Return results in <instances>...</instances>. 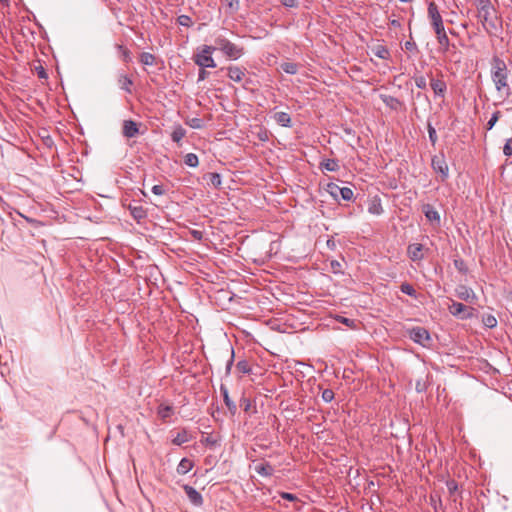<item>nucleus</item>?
<instances>
[{"instance_id":"obj_19","label":"nucleus","mask_w":512,"mask_h":512,"mask_svg":"<svg viewBox=\"0 0 512 512\" xmlns=\"http://www.w3.org/2000/svg\"><path fill=\"white\" fill-rule=\"evenodd\" d=\"M118 85L119 87L124 90L126 93L131 94L132 89L131 86L133 85V80L126 74L120 73L118 75Z\"/></svg>"},{"instance_id":"obj_31","label":"nucleus","mask_w":512,"mask_h":512,"mask_svg":"<svg viewBox=\"0 0 512 512\" xmlns=\"http://www.w3.org/2000/svg\"><path fill=\"white\" fill-rule=\"evenodd\" d=\"M373 53L376 57L383 59V60H386L390 57V52H389L388 48L383 45H377L373 49Z\"/></svg>"},{"instance_id":"obj_34","label":"nucleus","mask_w":512,"mask_h":512,"mask_svg":"<svg viewBox=\"0 0 512 512\" xmlns=\"http://www.w3.org/2000/svg\"><path fill=\"white\" fill-rule=\"evenodd\" d=\"M454 267L457 269V271L463 275H466L468 273V267L466 262L462 258H455L453 260Z\"/></svg>"},{"instance_id":"obj_12","label":"nucleus","mask_w":512,"mask_h":512,"mask_svg":"<svg viewBox=\"0 0 512 512\" xmlns=\"http://www.w3.org/2000/svg\"><path fill=\"white\" fill-rule=\"evenodd\" d=\"M422 211L428 221L436 224L437 226L440 225V223H441L440 214L431 204H428V203L424 204L422 207Z\"/></svg>"},{"instance_id":"obj_33","label":"nucleus","mask_w":512,"mask_h":512,"mask_svg":"<svg viewBox=\"0 0 512 512\" xmlns=\"http://www.w3.org/2000/svg\"><path fill=\"white\" fill-rule=\"evenodd\" d=\"M214 42L215 46L213 47L215 48V50H220L223 53V51L226 49V47L229 45L231 41H229L227 38L223 36H217L214 39Z\"/></svg>"},{"instance_id":"obj_38","label":"nucleus","mask_w":512,"mask_h":512,"mask_svg":"<svg viewBox=\"0 0 512 512\" xmlns=\"http://www.w3.org/2000/svg\"><path fill=\"white\" fill-rule=\"evenodd\" d=\"M140 62L146 66H152L155 62V56L149 52H143L140 54Z\"/></svg>"},{"instance_id":"obj_29","label":"nucleus","mask_w":512,"mask_h":512,"mask_svg":"<svg viewBox=\"0 0 512 512\" xmlns=\"http://www.w3.org/2000/svg\"><path fill=\"white\" fill-rule=\"evenodd\" d=\"M204 179H207L208 183L211 184L212 186H214L215 188H220V186L222 184L221 175L216 172L207 173L204 176Z\"/></svg>"},{"instance_id":"obj_24","label":"nucleus","mask_w":512,"mask_h":512,"mask_svg":"<svg viewBox=\"0 0 512 512\" xmlns=\"http://www.w3.org/2000/svg\"><path fill=\"white\" fill-rule=\"evenodd\" d=\"M194 467V462L188 458H182L177 466V473L180 475L187 474Z\"/></svg>"},{"instance_id":"obj_4","label":"nucleus","mask_w":512,"mask_h":512,"mask_svg":"<svg viewBox=\"0 0 512 512\" xmlns=\"http://www.w3.org/2000/svg\"><path fill=\"white\" fill-rule=\"evenodd\" d=\"M215 48L211 45H203L201 50L193 56V61L201 68H215L216 63L211 56Z\"/></svg>"},{"instance_id":"obj_15","label":"nucleus","mask_w":512,"mask_h":512,"mask_svg":"<svg viewBox=\"0 0 512 512\" xmlns=\"http://www.w3.org/2000/svg\"><path fill=\"white\" fill-rule=\"evenodd\" d=\"M220 392L223 396V400H224V403L226 405V407L228 408L229 412L232 414V415H235L236 412H237V406L236 404L230 399V396H229V392H228V388L224 385V384H221L220 385Z\"/></svg>"},{"instance_id":"obj_43","label":"nucleus","mask_w":512,"mask_h":512,"mask_svg":"<svg viewBox=\"0 0 512 512\" xmlns=\"http://www.w3.org/2000/svg\"><path fill=\"white\" fill-rule=\"evenodd\" d=\"M427 130H428V134H429V140H430L431 144L433 146H435L438 141V136H437L435 128L432 126V124L430 122L427 123Z\"/></svg>"},{"instance_id":"obj_53","label":"nucleus","mask_w":512,"mask_h":512,"mask_svg":"<svg viewBox=\"0 0 512 512\" xmlns=\"http://www.w3.org/2000/svg\"><path fill=\"white\" fill-rule=\"evenodd\" d=\"M404 48L405 50L407 51H415V52H418V48H417V45L414 41L412 40H409V41H406L405 44H404Z\"/></svg>"},{"instance_id":"obj_58","label":"nucleus","mask_w":512,"mask_h":512,"mask_svg":"<svg viewBox=\"0 0 512 512\" xmlns=\"http://www.w3.org/2000/svg\"><path fill=\"white\" fill-rule=\"evenodd\" d=\"M225 3L227 4V6L229 8H231L232 10H238L239 8V0H224Z\"/></svg>"},{"instance_id":"obj_5","label":"nucleus","mask_w":512,"mask_h":512,"mask_svg":"<svg viewBox=\"0 0 512 512\" xmlns=\"http://www.w3.org/2000/svg\"><path fill=\"white\" fill-rule=\"evenodd\" d=\"M448 311L454 317L461 320H468L475 316L476 309L463 303L452 301L448 306Z\"/></svg>"},{"instance_id":"obj_57","label":"nucleus","mask_w":512,"mask_h":512,"mask_svg":"<svg viewBox=\"0 0 512 512\" xmlns=\"http://www.w3.org/2000/svg\"><path fill=\"white\" fill-rule=\"evenodd\" d=\"M36 72H37V76L40 79H47L48 78V74H47L46 70L42 66L36 67Z\"/></svg>"},{"instance_id":"obj_21","label":"nucleus","mask_w":512,"mask_h":512,"mask_svg":"<svg viewBox=\"0 0 512 512\" xmlns=\"http://www.w3.org/2000/svg\"><path fill=\"white\" fill-rule=\"evenodd\" d=\"M255 471L263 477H270L275 470L269 462L264 461L255 466Z\"/></svg>"},{"instance_id":"obj_44","label":"nucleus","mask_w":512,"mask_h":512,"mask_svg":"<svg viewBox=\"0 0 512 512\" xmlns=\"http://www.w3.org/2000/svg\"><path fill=\"white\" fill-rule=\"evenodd\" d=\"M233 363H234V349L231 347L230 355H229L228 359L226 360V365H225V375L226 376L230 375Z\"/></svg>"},{"instance_id":"obj_22","label":"nucleus","mask_w":512,"mask_h":512,"mask_svg":"<svg viewBox=\"0 0 512 512\" xmlns=\"http://www.w3.org/2000/svg\"><path fill=\"white\" fill-rule=\"evenodd\" d=\"M273 118L279 125L283 127L289 128L292 126L291 117L286 112H276Z\"/></svg>"},{"instance_id":"obj_32","label":"nucleus","mask_w":512,"mask_h":512,"mask_svg":"<svg viewBox=\"0 0 512 512\" xmlns=\"http://www.w3.org/2000/svg\"><path fill=\"white\" fill-rule=\"evenodd\" d=\"M298 67V64L294 62H283L280 65L281 70L290 75L296 74L298 72Z\"/></svg>"},{"instance_id":"obj_8","label":"nucleus","mask_w":512,"mask_h":512,"mask_svg":"<svg viewBox=\"0 0 512 512\" xmlns=\"http://www.w3.org/2000/svg\"><path fill=\"white\" fill-rule=\"evenodd\" d=\"M431 165H432L433 170L436 173H439L441 175L442 180H445L446 178H448L449 168L444 159V155H440V156L435 155L432 158Z\"/></svg>"},{"instance_id":"obj_17","label":"nucleus","mask_w":512,"mask_h":512,"mask_svg":"<svg viewBox=\"0 0 512 512\" xmlns=\"http://www.w3.org/2000/svg\"><path fill=\"white\" fill-rule=\"evenodd\" d=\"M129 211L131 216L140 223L147 217V210L141 205H129Z\"/></svg>"},{"instance_id":"obj_3","label":"nucleus","mask_w":512,"mask_h":512,"mask_svg":"<svg viewBox=\"0 0 512 512\" xmlns=\"http://www.w3.org/2000/svg\"><path fill=\"white\" fill-rule=\"evenodd\" d=\"M405 333L413 342L424 348H429L432 345V337L429 331L424 327L415 326L406 328Z\"/></svg>"},{"instance_id":"obj_13","label":"nucleus","mask_w":512,"mask_h":512,"mask_svg":"<svg viewBox=\"0 0 512 512\" xmlns=\"http://www.w3.org/2000/svg\"><path fill=\"white\" fill-rule=\"evenodd\" d=\"M223 54L231 60H237L244 54V47L230 42Z\"/></svg>"},{"instance_id":"obj_40","label":"nucleus","mask_w":512,"mask_h":512,"mask_svg":"<svg viewBox=\"0 0 512 512\" xmlns=\"http://www.w3.org/2000/svg\"><path fill=\"white\" fill-rule=\"evenodd\" d=\"M475 5L477 8V13H481L486 9L489 10L494 7L490 0H476Z\"/></svg>"},{"instance_id":"obj_45","label":"nucleus","mask_w":512,"mask_h":512,"mask_svg":"<svg viewBox=\"0 0 512 512\" xmlns=\"http://www.w3.org/2000/svg\"><path fill=\"white\" fill-rule=\"evenodd\" d=\"M237 370L242 374H248L251 371L250 365L246 360H241L236 364Z\"/></svg>"},{"instance_id":"obj_48","label":"nucleus","mask_w":512,"mask_h":512,"mask_svg":"<svg viewBox=\"0 0 512 512\" xmlns=\"http://www.w3.org/2000/svg\"><path fill=\"white\" fill-rule=\"evenodd\" d=\"M177 23L184 27H190L192 25V19L188 15H180L177 18Z\"/></svg>"},{"instance_id":"obj_61","label":"nucleus","mask_w":512,"mask_h":512,"mask_svg":"<svg viewBox=\"0 0 512 512\" xmlns=\"http://www.w3.org/2000/svg\"><path fill=\"white\" fill-rule=\"evenodd\" d=\"M190 234L195 240L201 241L203 239V232L200 230H191Z\"/></svg>"},{"instance_id":"obj_50","label":"nucleus","mask_w":512,"mask_h":512,"mask_svg":"<svg viewBox=\"0 0 512 512\" xmlns=\"http://www.w3.org/2000/svg\"><path fill=\"white\" fill-rule=\"evenodd\" d=\"M414 81H415V85L419 88V89H425L427 87V81H426V78L424 76H421V75H415L413 77Z\"/></svg>"},{"instance_id":"obj_20","label":"nucleus","mask_w":512,"mask_h":512,"mask_svg":"<svg viewBox=\"0 0 512 512\" xmlns=\"http://www.w3.org/2000/svg\"><path fill=\"white\" fill-rule=\"evenodd\" d=\"M430 86L436 96L443 97L447 90V85L443 80L431 79Z\"/></svg>"},{"instance_id":"obj_63","label":"nucleus","mask_w":512,"mask_h":512,"mask_svg":"<svg viewBox=\"0 0 512 512\" xmlns=\"http://www.w3.org/2000/svg\"><path fill=\"white\" fill-rule=\"evenodd\" d=\"M283 6L293 8L297 6V0H281Z\"/></svg>"},{"instance_id":"obj_62","label":"nucleus","mask_w":512,"mask_h":512,"mask_svg":"<svg viewBox=\"0 0 512 512\" xmlns=\"http://www.w3.org/2000/svg\"><path fill=\"white\" fill-rule=\"evenodd\" d=\"M209 75V72H207L205 70V68H201L199 73H198V80L197 82H201V81H204Z\"/></svg>"},{"instance_id":"obj_6","label":"nucleus","mask_w":512,"mask_h":512,"mask_svg":"<svg viewBox=\"0 0 512 512\" xmlns=\"http://www.w3.org/2000/svg\"><path fill=\"white\" fill-rule=\"evenodd\" d=\"M334 200L338 201L339 198L345 201H351L354 197V192L349 187H339L335 183H328L325 189Z\"/></svg>"},{"instance_id":"obj_2","label":"nucleus","mask_w":512,"mask_h":512,"mask_svg":"<svg viewBox=\"0 0 512 512\" xmlns=\"http://www.w3.org/2000/svg\"><path fill=\"white\" fill-rule=\"evenodd\" d=\"M476 17L481 22L484 30L490 35H497L502 30V19L498 15L495 7L477 13Z\"/></svg>"},{"instance_id":"obj_1","label":"nucleus","mask_w":512,"mask_h":512,"mask_svg":"<svg viewBox=\"0 0 512 512\" xmlns=\"http://www.w3.org/2000/svg\"><path fill=\"white\" fill-rule=\"evenodd\" d=\"M509 70L505 61L497 55L491 59V79L497 94L506 100L512 95V87L508 82Z\"/></svg>"},{"instance_id":"obj_47","label":"nucleus","mask_w":512,"mask_h":512,"mask_svg":"<svg viewBox=\"0 0 512 512\" xmlns=\"http://www.w3.org/2000/svg\"><path fill=\"white\" fill-rule=\"evenodd\" d=\"M336 320L339 323L344 324V325H346L347 327H350V328H355V326H356V322H355L354 319H350V318L338 315L336 317Z\"/></svg>"},{"instance_id":"obj_64","label":"nucleus","mask_w":512,"mask_h":512,"mask_svg":"<svg viewBox=\"0 0 512 512\" xmlns=\"http://www.w3.org/2000/svg\"><path fill=\"white\" fill-rule=\"evenodd\" d=\"M327 246L331 249L335 247V242L332 239L327 240Z\"/></svg>"},{"instance_id":"obj_36","label":"nucleus","mask_w":512,"mask_h":512,"mask_svg":"<svg viewBox=\"0 0 512 512\" xmlns=\"http://www.w3.org/2000/svg\"><path fill=\"white\" fill-rule=\"evenodd\" d=\"M184 163L189 167H197L199 164L198 156L194 153H188L184 156Z\"/></svg>"},{"instance_id":"obj_49","label":"nucleus","mask_w":512,"mask_h":512,"mask_svg":"<svg viewBox=\"0 0 512 512\" xmlns=\"http://www.w3.org/2000/svg\"><path fill=\"white\" fill-rule=\"evenodd\" d=\"M334 392L331 389H324L321 394V398L324 402L330 403L334 399Z\"/></svg>"},{"instance_id":"obj_30","label":"nucleus","mask_w":512,"mask_h":512,"mask_svg":"<svg viewBox=\"0 0 512 512\" xmlns=\"http://www.w3.org/2000/svg\"><path fill=\"white\" fill-rule=\"evenodd\" d=\"M185 135H186V130L181 125H178L172 131L171 139L173 142L179 144L181 142V140L185 137Z\"/></svg>"},{"instance_id":"obj_42","label":"nucleus","mask_w":512,"mask_h":512,"mask_svg":"<svg viewBox=\"0 0 512 512\" xmlns=\"http://www.w3.org/2000/svg\"><path fill=\"white\" fill-rule=\"evenodd\" d=\"M186 125L193 129H202L204 127V122L201 118H190L185 121Z\"/></svg>"},{"instance_id":"obj_27","label":"nucleus","mask_w":512,"mask_h":512,"mask_svg":"<svg viewBox=\"0 0 512 512\" xmlns=\"http://www.w3.org/2000/svg\"><path fill=\"white\" fill-rule=\"evenodd\" d=\"M435 34L437 37V41L440 45V48L442 49L443 52H447L449 50L450 40H449L445 30L436 32Z\"/></svg>"},{"instance_id":"obj_41","label":"nucleus","mask_w":512,"mask_h":512,"mask_svg":"<svg viewBox=\"0 0 512 512\" xmlns=\"http://www.w3.org/2000/svg\"><path fill=\"white\" fill-rule=\"evenodd\" d=\"M116 48L119 50L121 58L124 62L129 63L132 61L131 52L129 49L120 44H117Z\"/></svg>"},{"instance_id":"obj_28","label":"nucleus","mask_w":512,"mask_h":512,"mask_svg":"<svg viewBox=\"0 0 512 512\" xmlns=\"http://www.w3.org/2000/svg\"><path fill=\"white\" fill-rule=\"evenodd\" d=\"M368 212L373 215H380L383 213V208L381 205V201L379 198H374L369 206H368Z\"/></svg>"},{"instance_id":"obj_14","label":"nucleus","mask_w":512,"mask_h":512,"mask_svg":"<svg viewBox=\"0 0 512 512\" xmlns=\"http://www.w3.org/2000/svg\"><path fill=\"white\" fill-rule=\"evenodd\" d=\"M122 133L127 138H133L138 135L139 127L134 120H125L123 122Z\"/></svg>"},{"instance_id":"obj_56","label":"nucleus","mask_w":512,"mask_h":512,"mask_svg":"<svg viewBox=\"0 0 512 512\" xmlns=\"http://www.w3.org/2000/svg\"><path fill=\"white\" fill-rule=\"evenodd\" d=\"M152 193L155 194V195H163L165 194V189L163 187V185H154L151 189Z\"/></svg>"},{"instance_id":"obj_18","label":"nucleus","mask_w":512,"mask_h":512,"mask_svg":"<svg viewBox=\"0 0 512 512\" xmlns=\"http://www.w3.org/2000/svg\"><path fill=\"white\" fill-rule=\"evenodd\" d=\"M227 71V76L231 80L235 82H240L243 79V76L245 75L246 69L238 66H229L227 68Z\"/></svg>"},{"instance_id":"obj_52","label":"nucleus","mask_w":512,"mask_h":512,"mask_svg":"<svg viewBox=\"0 0 512 512\" xmlns=\"http://www.w3.org/2000/svg\"><path fill=\"white\" fill-rule=\"evenodd\" d=\"M503 154L507 157L512 156V137L509 138L503 146Z\"/></svg>"},{"instance_id":"obj_55","label":"nucleus","mask_w":512,"mask_h":512,"mask_svg":"<svg viewBox=\"0 0 512 512\" xmlns=\"http://www.w3.org/2000/svg\"><path fill=\"white\" fill-rule=\"evenodd\" d=\"M240 406H241V407H243V409H244L245 411H248V410L250 409V407H251V401H250V399H248V398H246V397H244V396H243V397L240 399Z\"/></svg>"},{"instance_id":"obj_46","label":"nucleus","mask_w":512,"mask_h":512,"mask_svg":"<svg viewBox=\"0 0 512 512\" xmlns=\"http://www.w3.org/2000/svg\"><path fill=\"white\" fill-rule=\"evenodd\" d=\"M500 116H501V112L495 111L492 114L491 118L488 120V122L486 124V129L491 130L494 127V125L497 123V121L499 120Z\"/></svg>"},{"instance_id":"obj_51","label":"nucleus","mask_w":512,"mask_h":512,"mask_svg":"<svg viewBox=\"0 0 512 512\" xmlns=\"http://www.w3.org/2000/svg\"><path fill=\"white\" fill-rule=\"evenodd\" d=\"M446 486H447L450 496H453L455 494V492L458 490V484L455 480H448L446 482Z\"/></svg>"},{"instance_id":"obj_7","label":"nucleus","mask_w":512,"mask_h":512,"mask_svg":"<svg viewBox=\"0 0 512 512\" xmlns=\"http://www.w3.org/2000/svg\"><path fill=\"white\" fill-rule=\"evenodd\" d=\"M428 16L431 20V25L435 33L445 30L442 16L440 15L438 7L434 2H430L428 5Z\"/></svg>"},{"instance_id":"obj_35","label":"nucleus","mask_w":512,"mask_h":512,"mask_svg":"<svg viewBox=\"0 0 512 512\" xmlns=\"http://www.w3.org/2000/svg\"><path fill=\"white\" fill-rule=\"evenodd\" d=\"M482 323L484 324L485 327L492 329L497 326L498 322L494 315L486 314L482 317Z\"/></svg>"},{"instance_id":"obj_60","label":"nucleus","mask_w":512,"mask_h":512,"mask_svg":"<svg viewBox=\"0 0 512 512\" xmlns=\"http://www.w3.org/2000/svg\"><path fill=\"white\" fill-rule=\"evenodd\" d=\"M415 389L418 393H422L426 390V384L425 382L418 380L415 385Z\"/></svg>"},{"instance_id":"obj_37","label":"nucleus","mask_w":512,"mask_h":512,"mask_svg":"<svg viewBox=\"0 0 512 512\" xmlns=\"http://www.w3.org/2000/svg\"><path fill=\"white\" fill-rule=\"evenodd\" d=\"M329 271L333 274H344L343 265L338 260H331L329 263Z\"/></svg>"},{"instance_id":"obj_11","label":"nucleus","mask_w":512,"mask_h":512,"mask_svg":"<svg viewBox=\"0 0 512 512\" xmlns=\"http://www.w3.org/2000/svg\"><path fill=\"white\" fill-rule=\"evenodd\" d=\"M455 294L459 299L466 302H472L476 299L474 291L465 285H458L455 289Z\"/></svg>"},{"instance_id":"obj_25","label":"nucleus","mask_w":512,"mask_h":512,"mask_svg":"<svg viewBox=\"0 0 512 512\" xmlns=\"http://www.w3.org/2000/svg\"><path fill=\"white\" fill-rule=\"evenodd\" d=\"M320 168L329 172H336L339 170L340 166L337 159H323L320 162Z\"/></svg>"},{"instance_id":"obj_59","label":"nucleus","mask_w":512,"mask_h":512,"mask_svg":"<svg viewBox=\"0 0 512 512\" xmlns=\"http://www.w3.org/2000/svg\"><path fill=\"white\" fill-rule=\"evenodd\" d=\"M202 443L208 445V446H211V447H214L216 445H218V441L216 439H214L213 437H206L204 440H202Z\"/></svg>"},{"instance_id":"obj_16","label":"nucleus","mask_w":512,"mask_h":512,"mask_svg":"<svg viewBox=\"0 0 512 512\" xmlns=\"http://www.w3.org/2000/svg\"><path fill=\"white\" fill-rule=\"evenodd\" d=\"M380 99L381 101L387 106L389 107L390 109L392 110H395L397 111L398 109L401 108L402 106V102L394 97V96H391V95H386V94H380Z\"/></svg>"},{"instance_id":"obj_39","label":"nucleus","mask_w":512,"mask_h":512,"mask_svg":"<svg viewBox=\"0 0 512 512\" xmlns=\"http://www.w3.org/2000/svg\"><path fill=\"white\" fill-rule=\"evenodd\" d=\"M400 290L402 293H404L406 295H409L414 298L417 297V292H416L415 288L410 283H407V282L402 283L400 286Z\"/></svg>"},{"instance_id":"obj_23","label":"nucleus","mask_w":512,"mask_h":512,"mask_svg":"<svg viewBox=\"0 0 512 512\" xmlns=\"http://www.w3.org/2000/svg\"><path fill=\"white\" fill-rule=\"evenodd\" d=\"M191 440V435L188 430L183 428L181 431L177 433V435L172 439V443L174 445L180 446L184 443H187Z\"/></svg>"},{"instance_id":"obj_54","label":"nucleus","mask_w":512,"mask_h":512,"mask_svg":"<svg viewBox=\"0 0 512 512\" xmlns=\"http://www.w3.org/2000/svg\"><path fill=\"white\" fill-rule=\"evenodd\" d=\"M280 496L285 499V500H288V501H291V502H294V501H298V497L295 495V494H292V493H288V492H281L280 493Z\"/></svg>"},{"instance_id":"obj_9","label":"nucleus","mask_w":512,"mask_h":512,"mask_svg":"<svg viewBox=\"0 0 512 512\" xmlns=\"http://www.w3.org/2000/svg\"><path fill=\"white\" fill-rule=\"evenodd\" d=\"M424 250L425 247L422 244L412 243L407 247V255L411 261L419 262L424 259ZM426 251H428V249H426Z\"/></svg>"},{"instance_id":"obj_10","label":"nucleus","mask_w":512,"mask_h":512,"mask_svg":"<svg viewBox=\"0 0 512 512\" xmlns=\"http://www.w3.org/2000/svg\"><path fill=\"white\" fill-rule=\"evenodd\" d=\"M183 489L192 505L196 507H201L203 505V497L195 488L185 484L183 485Z\"/></svg>"},{"instance_id":"obj_26","label":"nucleus","mask_w":512,"mask_h":512,"mask_svg":"<svg viewBox=\"0 0 512 512\" xmlns=\"http://www.w3.org/2000/svg\"><path fill=\"white\" fill-rule=\"evenodd\" d=\"M174 412V408L171 405L166 404H160L157 409L158 416L163 420L166 421L167 418H169Z\"/></svg>"}]
</instances>
